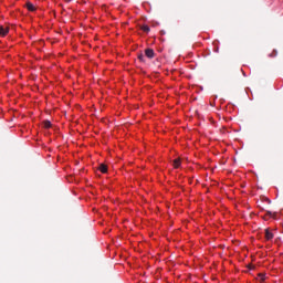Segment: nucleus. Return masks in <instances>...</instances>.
<instances>
[{
    "label": "nucleus",
    "mask_w": 283,
    "mask_h": 283,
    "mask_svg": "<svg viewBox=\"0 0 283 283\" xmlns=\"http://www.w3.org/2000/svg\"><path fill=\"white\" fill-rule=\"evenodd\" d=\"M265 240L270 241V240H273L274 238V234H273V231H271V229H265Z\"/></svg>",
    "instance_id": "obj_1"
},
{
    "label": "nucleus",
    "mask_w": 283,
    "mask_h": 283,
    "mask_svg": "<svg viewBox=\"0 0 283 283\" xmlns=\"http://www.w3.org/2000/svg\"><path fill=\"white\" fill-rule=\"evenodd\" d=\"M10 32L8 27H0V36H6Z\"/></svg>",
    "instance_id": "obj_2"
},
{
    "label": "nucleus",
    "mask_w": 283,
    "mask_h": 283,
    "mask_svg": "<svg viewBox=\"0 0 283 283\" xmlns=\"http://www.w3.org/2000/svg\"><path fill=\"white\" fill-rule=\"evenodd\" d=\"M145 55L147 56V59H154V55H155L154 50L147 49L145 51Z\"/></svg>",
    "instance_id": "obj_3"
},
{
    "label": "nucleus",
    "mask_w": 283,
    "mask_h": 283,
    "mask_svg": "<svg viewBox=\"0 0 283 283\" xmlns=\"http://www.w3.org/2000/svg\"><path fill=\"white\" fill-rule=\"evenodd\" d=\"M98 169L102 174H107V165L101 164Z\"/></svg>",
    "instance_id": "obj_4"
},
{
    "label": "nucleus",
    "mask_w": 283,
    "mask_h": 283,
    "mask_svg": "<svg viewBox=\"0 0 283 283\" xmlns=\"http://www.w3.org/2000/svg\"><path fill=\"white\" fill-rule=\"evenodd\" d=\"M27 8L30 12H34V10H36V8L34 7V4H32L31 2L27 3Z\"/></svg>",
    "instance_id": "obj_5"
},
{
    "label": "nucleus",
    "mask_w": 283,
    "mask_h": 283,
    "mask_svg": "<svg viewBox=\"0 0 283 283\" xmlns=\"http://www.w3.org/2000/svg\"><path fill=\"white\" fill-rule=\"evenodd\" d=\"M259 282H264V280H266V274H264V273H260L259 275H258V279H256Z\"/></svg>",
    "instance_id": "obj_6"
},
{
    "label": "nucleus",
    "mask_w": 283,
    "mask_h": 283,
    "mask_svg": "<svg viewBox=\"0 0 283 283\" xmlns=\"http://www.w3.org/2000/svg\"><path fill=\"white\" fill-rule=\"evenodd\" d=\"M43 126L45 127V129H50V127H52V122L45 120V122L43 123Z\"/></svg>",
    "instance_id": "obj_7"
},
{
    "label": "nucleus",
    "mask_w": 283,
    "mask_h": 283,
    "mask_svg": "<svg viewBox=\"0 0 283 283\" xmlns=\"http://www.w3.org/2000/svg\"><path fill=\"white\" fill-rule=\"evenodd\" d=\"M174 167L175 169H178V167H180V158L174 160Z\"/></svg>",
    "instance_id": "obj_8"
},
{
    "label": "nucleus",
    "mask_w": 283,
    "mask_h": 283,
    "mask_svg": "<svg viewBox=\"0 0 283 283\" xmlns=\"http://www.w3.org/2000/svg\"><path fill=\"white\" fill-rule=\"evenodd\" d=\"M142 30H143L144 32H149V27L144 25V27H142Z\"/></svg>",
    "instance_id": "obj_9"
},
{
    "label": "nucleus",
    "mask_w": 283,
    "mask_h": 283,
    "mask_svg": "<svg viewBox=\"0 0 283 283\" xmlns=\"http://www.w3.org/2000/svg\"><path fill=\"white\" fill-rule=\"evenodd\" d=\"M145 59V55H139V60L143 61Z\"/></svg>",
    "instance_id": "obj_10"
}]
</instances>
